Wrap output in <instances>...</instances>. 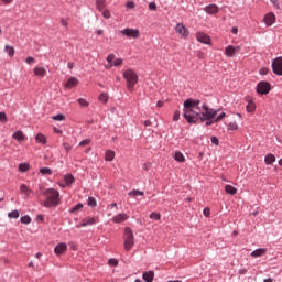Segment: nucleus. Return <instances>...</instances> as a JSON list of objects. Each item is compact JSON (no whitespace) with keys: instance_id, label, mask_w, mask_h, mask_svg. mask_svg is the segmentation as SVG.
<instances>
[{"instance_id":"obj_62","label":"nucleus","mask_w":282,"mask_h":282,"mask_svg":"<svg viewBox=\"0 0 282 282\" xmlns=\"http://www.w3.org/2000/svg\"><path fill=\"white\" fill-rule=\"evenodd\" d=\"M215 122V120L209 119L206 121V127H210V124H213Z\"/></svg>"},{"instance_id":"obj_36","label":"nucleus","mask_w":282,"mask_h":282,"mask_svg":"<svg viewBox=\"0 0 282 282\" xmlns=\"http://www.w3.org/2000/svg\"><path fill=\"white\" fill-rule=\"evenodd\" d=\"M19 171H20L21 173H25L26 171H30V165H29L28 163H21V164L19 165Z\"/></svg>"},{"instance_id":"obj_41","label":"nucleus","mask_w":282,"mask_h":282,"mask_svg":"<svg viewBox=\"0 0 282 282\" xmlns=\"http://www.w3.org/2000/svg\"><path fill=\"white\" fill-rule=\"evenodd\" d=\"M53 120L57 121V122H62L63 120H65V115L59 113L53 117Z\"/></svg>"},{"instance_id":"obj_4","label":"nucleus","mask_w":282,"mask_h":282,"mask_svg":"<svg viewBox=\"0 0 282 282\" xmlns=\"http://www.w3.org/2000/svg\"><path fill=\"white\" fill-rule=\"evenodd\" d=\"M199 113H200L199 120L204 122V120H213V118H215V116L219 113V110H215L213 108H209L205 104H203L200 106Z\"/></svg>"},{"instance_id":"obj_13","label":"nucleus","mask_w":282,"mask_h":282,"mask_svg":"<svg viewBox=\"0 0 282 282\" xmlns=\"http://www.w3.org/2000/svg\"><path fill=\"white\" fill-rule=\"evenodd\" d=\"M33 74L39 78H45V76H47V70L45 69V67H35L33 69Z\"/></svg>"},{"instance_id":"obj_1","label":"nucleus","mask_w":282,"mask_h":282,"mask_svg":"<svg viewBox=\"0 0 282 282\" xmlns=\"http://www.w3.org/2000/svg\"><path fill=\"white\" fill-rule=\"evenodd\" d=\"M200 105L202 101L199 99L189 98L184 101V118L188 122V124H195L197 120L200 118Z\"/></svg>"},{"instance_id":"obj_15","label":"nucleus","mask_w":282,"mask_h":282,"mask_svg":"<svg viewBox=\"0 0 282 282\" xmlns=\"http://www.w3.org/2000/svg\"><path fill=\"white\" fill-rule=\"evenodd\" d=\"M274 21H276V15H274V13H269L264 17V23L268 28L274 25Z\"/></svg>"},{"instance_id":"obj_20","label":"nucleus","mask_w":282,"mask_h":282,"mask_svg":"<svg viewBox=\"0 0 282 282\" xmlns=\"http://www.w3.org/2000/svg\"><path fill=\"white\" fill-rule=\"evenodd\" d=\"M76 85H78V78L76 77H70L67 82L65 87H67V89H72V87H76Z\"/></svg>"},{"instance_id":"obj_35","label":"nucleus","mask_w":282,"mask_h":282,"mask_svg":"<svg viewBox=\"0 0 282 282\" xmlns=\"http://www.w3.org/2000/svg\"><path fill=\"white\" fill-rule=\"evenodd\" d=\"M99 100L100 102H104L105 105H107V102L109 101V95H107V93H101L99 95Z\"/></svg>"},{"instance_id":"obj_19","label":"nucleus","mask_w":282,"mask_h":282,"mask_svg":"<svg viewBox=\"0 0 282 282\" xmlns=\"http://www.w3.org/2000/svg\"><path fill=\"white\" fill-rule=\"evenodd\" d=\"M268 252L267 248H260V249H256L254 251L251 252V257H263V254H265Z\"/></svg>"},{"instance_id":"obj_28","label":"nucleus","mask_w":282,"mask_h":282,"mask_svg":"<svg viewBox=\"0 0 282 282\" xmlns=\"http://www.w3.org/2000/svg\"><path fill=\"white\" fill-rule=\"evenodd\" d=\"M64 182H65L66 186H70L75 182L74 175H72V174L65 175Z\"/></svg>"},{"instance_id":"obj_34","label":"nucleus","mask_w":282,"mask_h":282,"mask_svg":"<svg viewBox=\"0 0 282 282\" xmlns=\"http://www.w3.org/2000/svg\"><path fill=\"white\" fill-rule=\"evenodd\" d=\"M150 219H153V221H160L162 219V215H160V213H151L150 214Z\"/></svg>"},{"instance_id":"obj_18","label":"nucleus","mask_w":282,"mask_h":282,"mask_svg":"<svg viewBox=\"0 0 282 282\" xmlns=\"http://www.w3.org/2000/svg\"><path fill=\"white\" fill-rule=\"evenodd\" d=\"M205 12L207 14H217L219 12V7H217V4H209L205 7Z\"/></svg>"},{"instance_id":"obj_63","label":"nucleus","mask_w":282,"mask_h":282,"mask_svg":"<svg viewBox=\"0 0 282 282\" xmlns=\"http://www.w3.org/2000/svg\"><path fill=\"white\" fill-rule=\"evenodd\" d=\"M67 67H68V69H74V63L69 62V63L67 64Z\"/></svg>"},{"instance_id":"obj_21","label":"nucleus","mask_w":282,"mask_h":282,"mask_svg":"<svg viewBox=\"0 0 282 282\" xmlns=\"http://www.w3.org/2000/svg\"><path fill=\"white\" fill-rule=\"evenodd\" d=\"M116 158V152L113 150H107L105 154L106 162H113V159Z\"/></svg>"},{"instance_id":"obj_30","label":"nucleus","mask_w":282,"mask_h":282,"mask_svg":"<svg viewBox=\"0 0 282 282\" xmlns=\"http://www.w3.org/2000/svg\"><path fill=\"white\" fill-rule=\"evenodd\" d=\"M264 162H265V164H268V165L273 164V162H276V156H274V154H268V155L264 158Z\"/></svg>"},{"instance_id":"obj_42","label":"nucleus","mask_w":282,"mask_h":282,"mask_svg":"<svg viewBox=\"0 0 282 282\" xmlns=\"http://www.w3.org/2000/svg\"><path fill=\"white\" fill-rule=\"evenodd\" d=\"M88 206H90L91 208H96V206H97L96 198L89 197L88 198Z\"/></svg>"},{"instance_id":"obj_55","label":"nucleus","mask_w":282,"mask_h":282,"mask_svg":"<svg viewBox=\"0 0 282 282\" xmlns=\"http://www.w3.org/2000/svg\"><path fill=\"white\" fill-rule=\"evenodd\" d=\"M149 10H153V11L158 10V4H155V2H151L149 4Z\"/></svg>"},{"instance_id":"obj_54","label":"nucleus","mask_w":282,"mask_h":282,"mask_svg":"<svg viewBox=\"0 0 282 282\" xmlns=\"http://www.w3.org/2000/svg\"><path fill=\"white\" fill-rule=\"evenodd\" d=\"M212 144L219 147V139L217 137H212Z\"/></svg>"},{"instance_id":"obj_10","label":"nucleus","mask_w":282,"mask_h":282,"mask_svg":"<svg viewBox=\"0 0 282 282\" xmlns=\"http://www.w3.org/2000/svg\"><path fill=\"white\" fill-rule=\"evenodd\" d=\"M196 39L199 43H204L205 45H210V36L204 32L196 33Z\"/></svg>"},{"instance_id":"obj_61","label":"nucleus","mask_w":282,"mask_h":282,"mask_svg":"<svg viewBox=\"0 0 282 282\" xmlns=\"http://www.w3.org/2000/svg\"><path fill=\"white\" fill-rule=\"evenodd\" d=\"M4 6H10L13 0H1Z\"/></svg>"},{"instance_id":"obj_44","label":"nucleus","mask_w":282,"mask_h":282,"mask_svg":"<svg viewBox=\"0 0 282 282\" xmlns=\"http://www.w3.org/2000/svg\"><path fill=\"white\" fill-rule=\"evenodd\" d=\"M78 210H83V204H77L70 209V213H78Z\"/></svg>"},{"instance_id":"obj_38","label":"nucleus","mask_w":282,"mask_h":282,"mask_svg":"<svg viewBox=\"0 0 282 282\" xmlns=\"http://www.w3.org/2000/svg\"><path fill=\"white\" fill-rule=\"evenodd\" d=\"M40 173H41L42 175H52V169H50V167H42V169L40 170Z\"/></svg>"},{"instance_id":"obj_57","label":"nucleus","mask_w":282,"mask_h":282,"mask_svg":"<svg viewBox=\"0 0 282 282\" xmlns=\"http://www.w3.org/2000/svg\"><path fill=\"white\" fill-rule=\"evenodd\" d=\"M270 2L279 10L281 7L279 6V0H270Z\"/></svg>"},{"instance_id":"obj_47","label":"nucleus","mask_w":282,"mask_h":282,"mask_svg":"<svg viewBox=\"0 0 282 282\" xmlns=\"http://www.w3.org/2000/svg\"><path fill=\"white\" fill-rule=\"evenodd\" d=\"M88 144H91L90 139H86V140H83L82 142H79V147H87Z\"/></svg>"},{"instance_id":"obj_48","label":"nucleus","mask_w":282,"mask_h":282,"mask_svg":"<svg viewBox=\"0 0 282 282\" xmlns=\"http://www.w3.org/2000/svg\"><path fill=\"white\" fill-rule=\"evenodd\" d=\"M224 118H226V112H221L220 115H218L214 122H220V120Z\"/></svg>"},{"instance_id":"obj_26","label":"nucleus","mask_w":282,"mask_h":282,"mask_svg":"<svg viewBox=\"0 0 282 282\" xmlns=\"http://www.w3.org/2000/svg\"><path fill=\"white\" fill-rule=\"evenodd\" d=\"M174 160L176 162H181V163L186 162V158H184V154L182 152H180V151L175 152Z\"/></svg>"},{"instance_id":"obj_9","label":"nucleus","mask_w":282,"mask_h":282,"mask_svg":"<svg viewBox=\"0 0 282 282\" xmlns=\"http://www.w3.org/2000/svg\"><path fill=\"white\" fill-rule=\"evenodd\" d=\"M240 51H241V46L229 45L225 48V54L226 56H229L230 58H232V56H236V54L239 53Z\"/></svg>"},{"instance_id":"obj_31","label":"nucleus","mask_w":282,"mask_h":282,"mask_svg":"<svg viewBox=\"0 0 282 282\" xmlns=\"http://www.w3.org/2000/svg\"><path fill=\"white\" fill-rule=\"evenodd\" d=\"M4 52H6V54H8V56H10L11 58H12V56H14V54H15L14 47H13V46H10V45H6V46H4Z\"/></svg>"},{"instance_id":"obj_29","label":"nucleus","mask_w":282,"mask_h":282,"mask_svg":"<svg viewBox=\"0 0 282 282\" xmlns=\"http://www.w3.org/2000/svg\"><path fill=\"white\" fill-rule=\"evenodd\" d=\"M128 195L130 197H138V196L144 197V192L139 191V189H133V191L129 192Z\"/></svg>"},{"instance_id":"obj_23","label":"nucleus","mask_w":282,"mask_h":282,"mask_svg":"<svg viewBox=\"0 0 282 282\" xmlns=\"http://www.w3.org/2000/svg\"><path fill=\"white\" fill-rule=\"evenodd\" d=\"M154 276H155V273L153 271H149V272L143 273V280L145 282H153Z\"/></svg>"},{"instance_id":"obj_39","label":"nucleus","mask_w":282,"mask_h":282,"mask_svg":"<svg viewBox=\"0 0 282 282\" xmlns=\"http://www.w3.org/2000/svg\"><path fill=\"white\" fill-rule=\"evenodd\" d=\"M77 102L80 105V107H89V101H87L85 98H79Z\"/></svg>"},{"instance_id":"obj_17","label":"nucleus","mask_w":282,"mask_h":282,"mask_svg":"<svg viewBox=\"0 0 282 282\" xmlns=\"http://www.w3.org/2000/svg\"><path fill=\"white\" fill-rule=\"evenodd\" d=\"M55 254L59 256L63 254L64 252H67V245L66 243H58L55 249H54Z\"/></svg>"},{"instance_id":"obj_52","label":"nucleus","mask_w":282,"mask_h":282,"mask_svg":"<svg viewBox=\"0 0 282 282\" xmlns=\"http://www.w3.org/2000/svg\"><path fill=\"white\" fill-rule=\"evenodd\" d=\"M35 61H36V59H34V57L29 56V57H26L25 63H26L28 65H32V63H35Z\"/></svg>"},{"instance_id":"obj_27","label":"nucleus","mask_w":282,"mask_h":282,"mask_svg":"<svg viewBox=\"0 0 282 282\" xmlns=\"http://www.w3.org/2000/svg\"><path fill=\"white\" fill-rule=\"evenodd\" d=\"M36 142H40V144H47V138H45V134L37 133L35 137Z\"/></svg>"},{"instance_id":"obj_59","label":"nucleus","mask_w":282,"mask_h":282,"mask_svg":"<svg viewBox=\"0 0 282 282\" xmlns=\"http://www.w3.org/2000/svg\"><path fill=\"white\" fill-rule=\"evenodd\" d=\"M260 74H261L262 76L268 75V68H261V69H260Z\"/></svg>"},{"instance_id":"obj_24","label":"nucleus","mask_w":282,"mask_h":282,"mask_svg":"<svg viewBox=\"0 0 282 282\" xmlns=\"http://www.w3.org/2000/svg\"><path fill=\"white\" fill-rule=\"evenodd\" d=\"M115 58H116V55H113V54H109L108 56H107V63H108V65H105V67H106V69H111L112 67H113V61H115Z\"/></svg>"},{"instance_id":"obj_32","label":"nucleus","mask_w":282,"mask_h":282,"mask_svg":"<svg viewBox=\"0 0 282 282\" xmlns=\"http://www.w3.org/2000/svg\"><path fill=\"white\" fill-rule=\"evenodd\" d=\"M225 192L228 193V195H236L237 188H235L232 185H226Z\"/></svg>"},{"instance_id":"obj_11","label":"nucleus","mask_w":282,"mask_h":282,"mask_svg":"<svg viewBox=\"0 0 282 282\" xmlns=\"http://www.w3.org/2000/svg\"><path fill=\"white\" fill-rule=\"evenodd\" d=\"M100 220H98V218H94V217H88V218H84L82 220L80 226H77V228H85L86 226H94V224H98Z\"/></svg>"},{"instance_id":"obj_25","label":"nucleus","mask_w":282,"mask_h":282,"mask_svg":"<svg viewBox=\"0 0 282 282\" xmlns=\"http://www.w3.org/2000/svg\"><path fill=\"white\" fill-rule=\"evenodd\" d=\"M107 0H96V8L99 12H102L106 8Z\"/></svg>"},{"instance_id":"obj_51","label":"nucleus","mask_w":282,"mask_h":282,"mask_svg":"<svg viewBox=\"0 0 282 282\" xmlns=\"http://www.w3.org/2000/svg\"><path fill=\"white\" fill-rule=\"evenodd\" d=\"M177 120H180V110H176L173 115V121L177 122Z\"/></svg>"},{"instance_id":"obj_6","label":"nucleus","mask_w":282,"mask_h":282,"mask_svg":"<svg viewBox=\"0 0 282 282\" xmlns=\"http://www.w3.org/2000/svg\"><path fill=\"white\" fill-rule=\"evenodd\" d=\"M272 72L275 76H282V56L272 61Z\"/></svg>"},{"instance_id":"obj_58","label":"nucleus","mask_w":282,"mask_h":282,"mask_svg":"<svg viewBox=\"0 0 282 282\" xmlns=\"http://www.w3.org/2000/svg\"><path fill=\"white\" fill-rule=\"evenodd\" d=\"M203 214L205 215V217H209V215H210V209H209V208H205V209L203 210Z\"/></svg>"},{"instance_id":"obj_5","label":"nucleus","mask_w":282,"mask_h":282,"mask_svg":"<svg viewBox=\"0 0 282 282\" xmlns=\"http://www.w3.org/2000/svg\"><path fill=\"white\" fill-rule=\"evenodd\" d=\"M123 239H124V250L129 252V250H131V248L135 246V240L133 238V230H131V228L129 227L124 228Z\"/></svg>"},{"instance_id":"obj_16","label":"nucleus","mask_w":282,"mask_h":282,"mask_svg":"<svg viewBox=\"0 0 282 282\" xmlns=\"http://www.w3.org/2000/svg\"><path fill=\"white\" fill-rule=\"evenodd\" d=\"M13 140H17L20 144L21 142H25V134L23 131L18 130L12 134Z\"/></svg>"},{"instance_id":"obj_46","label":"nucleus","mask_w":282,"mask_h":282,"mask_svg":"<svg viewBox=\"0 0 282 282\" xmlns=\"http://www.w3.org/2000/svg\"><path fill=\"white\" fill-rule=\"evenodd\" d=\"M31 221H32V218H30V216H23L21 218L22 224H30Z\"/></svg>"},{"instance_id":"obj_50","label":"nucleus","mask_w":282,"mask_h":282,"mask_svg":"<svg viewBox=\"0 0 282 282\" xmlns=\"http://www.w3.org/2000/svg\"><path fill=\"white\" fill-rule=\"evenodd\" d=\"M108 263H109L110 265H113V267L116 268V267L118 265V260L111 258V259L108 260Z\"/></svg>"},{"instance_id":"obj_12","label":"nucleus","mask_w":282,"mask_h":282,"mask_svg":"<svg viewBox=\"0 0 282 282\" xmlns=\"http://www.w3.org/2000/svg\"><path fill=\"white\" fill-rule=\"evenodd\" d=\"M175 30H176L177 34L183 36V39H186L189 34L188 29L182 23H178L176 25Z\"/></svg>"},{"instance_id":"obj_49","label":"nucleus","mask_w":282,"mask_h":282,"mask_svg":"<svg viewBox=\"0 0 282 282\" xmlns=\"http://www.w3.org/2000/svg\"><path fill=\"white\" fill-rule=\"evenodd\" d=\"M0 122H8V116H6V112H0Z\"/></svg>"},{"instance_id":"obj_64","label":"nucleus","mask_w":282,"mask_h":282,"mask_svg":"<svg viewBox=\"0 0 282 282\" xmlns=\"http://www.w3.org/2000/svg\"><path fill=\"white\" fill-rule=\"evenodd\" d=\"M246 272H248V270H246V269H240L239 270V274H246Z\"/></svg>"},{"instance_id":"obj_56","label":"nucleus","mask_w":282,"mask_h":282,"mask_svg":"<svg viewBox=\"0 0 282 282\" xmlns=\"http://www.w3.org/2000/svg\"><path fill=\"white\" fill-rule=\"evenodd\" d=\"M126 8L132 10V8H135V3L133 1L127 2Z\"/></svg>"},{"instance_id":"obj_3","label":"nucleus","mask_w":282,"mask_h":282,"mask_svg":"<svg viewBox=\"0 0 282 282\" xmlns=\"http://www.w3.org/2000/svg\"><path fill=\"white\" fill-rule=\"evenodd\" d=\"M123 78L127 80V87L130 91H133V87L138 85V74L129 68L123 73Z\"/></svg>"},{"instance_id":"obj_43","label":"nucleus","mask_w":282,"mask_h":282,"mask_svg":"<svg viewBox=\"0 0 282 282\" xmlns=\"http://www.w3.org/2000/svg\"><path fill=\"white\" fill-rule=\"evenodd\" d=\"M123 61L122 58H117L112 61V67H120L122 65Z\"/></svg>"},{"instance_id":"obj_45","label":"nucleus","mask_w":282,"mask_h":282,"mask_svg":"<svg viewBox=\"0 0 282 282\" xmlns=\"http://www.w3.org/2000/svg\"><path fill=\"white\" fill-rule=\"evenodd\" d=\"M102 18L104 19H111V11H109V10H104V12H102Z\"/></svg>"},{"instance_id":"obj_37","label":"nucleus","mask_w":282,"mask_h":282,"mask_svg":"<svg viewBox=\"0 0 282 282\" xmlns=\"http://www.w3.org/2000/svg\"><path fill=\"white\" fill-rule=\"evenodd\" d=\"M228 131H237V129H239V126L237 124V122H230L227 127Z\"/></svg>"},{"instance_id":"obj_14","label":"nucleus","mask_w":282,"mask_h":282,"mask_svg":"<svg viewBox=\"0 0 282 282\" xmlns=\"http://www.w3.org/2000/svg\"><path fill=\"white\" fill-rule=\"evenodd\" d=\"M127 219H129V216L127 214H118L112 217L113 224H122L123 221H127Z\"/></svg>"},{"instance_id":"obj_22","label":"nucleus","mask_w":282,"mask_h":282,"mask_svg":"<svg viewBox=\"0 0 282 282\" xmlns=\"http://www.w3.org/2000/svg\"><path fill=\"white\" fill-rule=\"evenodd\" d=\"M20 191L23 193V195H25V197H30V195H32V189H30V187H28L25 184L20 185Z\"/></svg>"},{"instance_id":"obj_33","label":"nucleus","mask_w":282,"mask_h":282,"mask_svg":"<svg viewBox=\"0 0 282 282\" xmlns=\"http://www.w3.org/2000/svg\"><path fill=\"white\" fill-rule=\"evenodd\" d=\"M254 109H257V105L254 104V101H249L247 105V111L249 113H254Z\"/></svg>"},{"instance_id":"obj_60","label":"nucleus","mask_w":282,"mask_h":282,"mask_svg":"<svg viewBox=\"0 0 282 282\" xmlns=\"http://www.w3.org/2000/svg\"><path fill=\"white\" fill-rule=\"evenodd\" d=\"M61 24L63 25V28H67V25H68L67 20L62 19Z\"/></svg>"},{"instance_id":"obj_40","label":"nucleus","mask_w":282,"mask_h":282,"mask_svg":"<svg viewBox=\"0 0 282 282\" xmlns=\"http://www.w3.org/2000/svg\"><path fill=\"white\" fill-rule=\"evenodd\" d=\"M8 217H10V219H19V210L10 212Z\"/></svg>"},{"instance_id":"obj_2","label":"nucleus","mask_w":282,"mask_h":282,"mask_svg":"<svg viewBox=\"0 0 282 282\" xmlns=\"http://www.w3.org/2000/svg\"><path fill=\"white\" fill-rule=\"evenodd\" d=\"M46 199L44 200L45 208H52L53 206H58L61 203V194L56 189H47L45 192Z\"/></svg>"},{"instance_id":"obj_53","label":"nucleus","mask_w":282,"mask_h":282,"mask_svg":"<svg viewBox=\"0 0 282 282\" xmlns=\"http://www.w3.org/2000/svg\"><path fill=\"white\" fill-rule=\"evenodd\" d=\"M63 148H64L65 151H67V152L72 151V145H70L69 143H67V142H64V143H63Z\"/></svg>"},{"instance_id":"obj_7","label":"nucleus","mask_w":282,"mask_h":282,"mask_svg":"<svg viewBox=\"0 0 282 282\" xmlns=\"http://www.w3.org/2000/svg\"><path fill=\"white\" fill-rule=\"evenodd\" d=\"M272 89V86L268 82H260L257 85V91L261 94L262 96H265L270 94V90Z\"/></svg>"},{"instance_id":"obj_8","label":"nucleus","mask_w":282,"mask_h":282,"mask_svg":"<svg viewBox=\"0 0 282 282\" xmlns=\"http://www.w3.org/2000/svg\"><path fill=\"white\" fill-rule=\"evenodd\" d=\"M120 34H123V36H128V39H139L140 37V31L138 29H123L120 31Z\"/></svg>"}]
</instances>
